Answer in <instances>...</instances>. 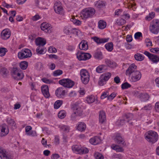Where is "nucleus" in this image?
Masks as SVG:
<instances>
[{
  "instance_id": "44",
  "label": "nucleus",
  "mask_w": 159,
  "mask_h": 159,
  "mask_svg": "<svg viewBox=\"0 0 159 159\" xmlns=\"http://www.w3.org/2000/svg\"><path fill=\"white\" fill-rule=\"evenodd\" d=\"M105 5L104 3L102 1H98L95 3L96 6L98 8L103 7Z\"/></svg>"
},
{
  "instance_id": "24",
  "label": "nucleus",
  "mask_w": 159,
  "mask_h": 159,
  "mask_svg": "<svg viewBox=\"0 0 159 159\" xmlns=\"http://www.w3.org/2000/svg\"><path fill=\"white\" fill-rule=\"evenodd\" d=\"M107 67L105 65L102 64L98 66L96 69V71L98 73H101L104 71L107 70Z\"/></svg>"
},
{
  "instance_id": "9",
  "label": "nucleus",
  "mask_w": 159,
  "mask_h": 159,
  "mask_svg": "<svg viewBox=\"0 0 159 159\" xmlns=\"http://www.w3.org/2000/svg\"><path fill=\"white\" fill-rule=\"evenodd\" d=\"M113 138L115 143L120 145V146H124L126 144L123 138L120 134H115Z\"/></svg>"
},
{
  "instance_id": "29",
  "label": "nucleus",
  "mask_w": 159,
  "mask_h": 159,
  "mask_svg": "<svg viewBox=\"0 0 159 159\" xmlns=\"http://www.w3.org/2000/svg\"><path fill=\"white\" fill-rule=\"evenodd\" d=\"M46 49L43 46H39L36 49V52L38 54H43L46 51Z\"/></svg>"
},
{
  "instance_id": "55",
  "label": "nucleus",
  "mask_w": 159,
  "mask_h": 159,
  "mask_svg": "<svg viewBox=\"0 0 159 159\" xmlns=\"http://www.w3.org/2000/svg\"><path fill=\"white\" fill-rule=\"evenodd\" d=\"M124 119V118L123 117L120 120H118L116 122V124L119 126L123 125L126 122V121Z\"/></svg>"
},
{
  "instance_id": "57",
  "label": "nucleus",
  "mask_w": 159,
  "mask_h": 159,
  "mask_svg": "<svg viewBox=\"0 0 159 159\" xmlns=\"http://www.w3.org/2000/svg\"><path fill=\"white\" fill-rule=\"evenodd\" d=\"M42 80L43 82L46 84H50L53 83V81L52 80L45 78H43L42 79Z\"/></svg>"
},
{
  "instance_id": "37",
  "label": "nucleus",
  "mask_w": 159,
  "mask_h": 159,
  "mask_svg": "<svg viewBox=\"0 0 159 159\" xmlns=\"http://www.w3.org/2000/svg\"><path fill=\"white\" fill-rule=\"evenodd\" d=\"M8 73V70L6 68H2L0 70V73L4 77L7 76Z\"/></svg>"
},
{
  "instance_id": "58",
  "label": "nucleus",
  "mask_w": 159,
  "mask_h": 159,
  "mask_svg": "<svg viewBox=\"0 0 159 159\" xmlns=\"http://www.w3.org/2000/svg\"><path fill=\"white\" fill-rule=\"evenodd\" d=\"M62 74V71L61 70H57L53 72V75L57 76L61 75Z\"/></svg>"
},
{
  "instance_id": "14",
  "label": "nucleus",
  "mask_w": 159,
  "mask_h": 159,
  "mask_svg": "<svg viewBox=\"0 0 159 159\" xmlns=\"http://www.w3.org/2000/svg\"><path fill=\"white\" fill-rule=\"evenodd\" d=\"M0 157L2 159H11V157L5 149L0 147Z\"/></svg>"
},
{
  "instance_id": "26",
  "label": "nucleus",
  "mask_w": 159,
  "mask_h": 159,
  "mask_svg": "<svg viewBox=\"0 0 159 159\" xmlns=\"http://www.w3.org/2000/svg\"><path fill=\"white\" fill-rule=\"evenodd\" d=\"M86 128L85 124L83 122H80L78 123L77 126V129L81 132L84 131Z\"/></svg>"
},
{
  "instance_id": "20",
  "label": "nucleus",
  "mask_w": 159,
  "mask_h": 159,
  "mask_svg": "<svg viewBox=\"0 0 159 159\" xmlns=\"http://www.w3.org/2000/svg\"><path fill=\"white\" fill-rule=\"evenodd\" d=\"M94 41L98 44H101L107 42L108 41L109 38H100L97 37H94L92 38Z\"/></svg>"
},
{
  "instance_id": "35",
  "label": "nucleus",
  "mask_w": 159,
  "mask_h": 159,
  "mask_svg": "<svg viewBox=\"0 0 159 159\" xmlns=\"http://www.w3.org/2000/svg\"><path fill=\"white\" fill-rule=\"evenodd\" d=\"M95 100V97L93 95H91L87 97L86 101L88 103H91L93 102Z\"/></svg>"
},
{
  "instance_id": "34",
  "label": "nucleus",
  "mask_w": 159,
  "mask_h": 159,
  "mask_svg": "<svg viewBox=\"0 0 159 159\" xmlns=\"http://www.w3.org/2000/svg\"><path fill=\"white\" fill-rule=\"evenodd\" d=\"M59 127L60 130L65 132H69L70 127L69 126L65 125H61L59 126Z\"/></svg>"
},
{
  "instance_id": "31",
  "label": "nucleus",
  "mask_w": 159,
  "mask_h": 159,
  "mask_svg": "<svg viewBox=\"0 0 159 159\" xmlns=\"http://www.w3.org/2000/svg\"><path fill=\"white\" fill-rule=\"evenodd\" d=\"M24 77V75L23 72L21 71L15 75L13 77L17 80H22Z\"/></svg>"
},
{
  "instance_id": "16",
  "label": "nucleus",
  "mask_w": 159,
  "mask_h": 159,
  "mask_svg": "<svg viewBox=\"0 0 159 159\" xmlns=\"http://www.w3.org/2000/svg\"><path fill=\"white\" fill-rule=\"evenodd\" d=\"M11 35V32L10 30L8 29H6L2 31L1 37L2 39L7 40L9 38Z\"/></svg>"
},
{
  "instance_id": "49",
  "label": "nucleus",
  "mask_w": 159,
  "mask_h": 159,
  "mask_svg": "<svg viewBox=\"0 0 159 159\" xmlns=\"http://www.w3.org/2000/svg\"><path fill=\"white\" fill-rule=\"evenodd\" d=\"M71 33H72L78 36L81 35V31L75 28L72 29Z\"/></svg>"
},
{
  "instance_id": "27",
  "label": "nucleus",
  "mask_w": 159,
  "mask_h": 159,
  "mask_svg": "<svg viewBox=\"0 0 159 159\" xmlns=\"http://www.w3.org/2000/svg\"><path fill=\"white\" fill-rule=\"evenodd\" d=\"M73 111L75 112L76 114L79 116H81L83 115V110L79 106H77L74 108Z\"/></svg>"
},
{
  "instance_id": "22",
  "label": "nucleus",
  "mask_w": 159,
  "mask_h": 159,
  "mask_svg": "<svg viewBox=\"0 0 159 159\" xmlns=\"http://www.w3.org/2000/svg\"><path fill=\"white\" fill-rule=\"evenodd\" d=\"M89 141L91 144L96 145L101 142V139L99 136H95L90 139Z\"/></svg>"
},
{
  "instance_id": "32",
  "label": "nucleus",
  "mask_w": 159,
  "mask_h": 159,
  "mask_svg": "<svg viewBox=\"0 0 159 159\" xmlns=\"http://www.w3.org/2000/svg\"><path fill=\"white\" fill-rule=\"evenodd\" d=\"M106 49L108 52H111L113 48V44L112 42L106 43L105 45Z\"/></svg>"
},
{
  "instance_id": "23",
  "label": "nucleus",
  "mask_w": 159,
  "mask_h": 159,
  "mask_svg": "<svg viewBox=\"0 0 159 159\" xmlns=\"http://www.w3.org/2000/svg\"><path fill=\"white\" fill-rule=\"evenodd\" d=\"M105 63L107 66H109L111 68H114L116 66V63L110 59H105L104 60Z\"/></svg>"
},
{
  "instance_id": "11",
  "label": "nucleus",
  "mask_w": 159,
  "mask_h": 159,
  "mask_svg": "<svg viewBox=\"0 0 159 159\" xmlns=\"http://www.w3.org/2000/svg\"><path fill=\"white\" fill-rule=\"evenodd\" d=\"M54 11L57 14H62L63 13V8L62 4L60 2H56L54 6Z\"/></svg>"
},
{
  "instance_id": "6",
  "label": "nucleus",
  "mask_w": 159,
  "mask_h": 159,
  "mask_svg": "<svg viewBox=\"0 0 159 159\" xmlns=\"http://www.w3.org/2000/svg\"><path fill=\"white\" fill-rule=\"evenodd\" d=\"M32 55L30 50L28 49H24L18 53V57L20 59L30 57Z\"/></svg>"
},
{
  "instance_id": "51",
  "label": "nucleus",
  "mask_w": 159,
  "mask_h": 159,
  "mask_svg": "<svg viewBox=\"0 0 159 159\" xmlns=\"http://www.w3.org/2000/svg\"><path fill=\"white\" fill-rule=\"evenodd\" d=\"M7 52V50L5 48H0V56L3 57L4 56Z\"/></svg>"
},
{
  "instance_id": "45",
  "label": "nucleus",
  "mask_w": 159,
  "mask_h": 159,
  "mask_svg": "<svg viewBox=\"0 0 159 159\" xmlns=\"http://www.w3.org/2000/svg\"><path fill=\"white\" fill-rule=\"evenodd\" d=\"M28 66V63L25 61H23L20 63V67L23 70H25L26 69Z\"/></svg>"
},
{
  "instance_id": "18",
  "label": "nucleus",
  "mask_w": 159,
  "mask_h": 159,
  "mask_svg": "<svg viewBox=\"0 0 159 159\" xmlns=\"http://www.w3.org/2000/svg\"><path fill=\"white\" fill-rule=\"evenodd\" d=\"M35 42L36 45L39 46H43L46 43V39L40 37L36 38Z\"/></svg>"
},
{
  "instance_id": "1",
  "label": "nucleus",
  "mask_w": 159,
  "mask_h": 159,
  "mask_svg": "<svg viewBox=\"0 0 159 159\" xmlns=\"http://www.w3.org/2000/svg\"><path fill=\"white\" fill-rule=\"evenodd\" d=\"M125 74L130 77V80L132 82L139 80L142 76L141 73L137 70V66L134 64H132L129 67L126 71Z\"/></svg>"
},
{
  "instance_id": "41",
  "label": "nucleus",
  "mask_w": 159,
  "mask_h": 159,
  "mask_svg": "<svg viewBox=\"0 0 159 159\" xmlns=\"http://www.w3.org/2000/svg\"><path fill=\"white\" fill-rule=\"evenodd\" d=\"M94 57L99 60H101L103 58L102 53L101 52H96L94 55Z\"/></svg>"
},
{
  "instance_id": "15",
  "label": "nucleus",
  "mask_w": 159,
  "mask_h": 159,
  "mask_svg": "<svg viewBox=\"0 0 159 159\" xmlns=\"http://www.w3.org/2000/svg\"><path fill=\"white\" fill-rule=\"evenodd\" d=\"M9 133L8 127L6 124L0 126V136L3 137L7 135Z\"/></svg>"
},
{
  "instance_id": "54",
  "label": "nucleus",
  "mask_w": 159,
  "mask_h": 159,
  "mask_svg": "<svg viewBox=\"0 0 159 159\" xmlns=\"http://www.w3.org/2000/svg\"><path fill=\"white\" fill-rule=\"evenodd\" d=\"M72 29L70 26H66L64 29V32L67 34H68L70 32L71 33Z\"/></svg>"
},
{
  "instance_id": "28",
  "label": "nucleus",
  "mask_w": 159,
  "mask_h": 159,
  "mask_svg": "<svg viewBox=\"0 0 159 159\" xmlns=\"http://www.w3.org/2000/svg\"><path fill=\"white\" fill-rule=\"evenodd\" d=\"M80 49L86 50L88 49V45L85 41L82 40L79 45Z\"/></svg>"
},
{
  "instance_id": "52",
  "label": "nucleus",
  "mask_w": 159,
  "mask_h": 159,
  "mask_svg": "<svg viewBox=\"0 0 159 159\" xmlns=\"http://www.w3.org/2000/svg\"><path fill=\"white\" fill-rule=\"evenodd\" d=\"M116 22L118 25L122 26L126 23V21L123 19H119L117 20Z\"/></svg>"
},
{
  "instance_id": "3",
  "label": "nucleus",
  "mask_w": 159,
  "mask_h": 159,
  "mask_svg": "<svg viewBox=\"0 0 159 159\" xmlns=\"http://www.w3.org/2000/svg\"><path fill=\"white\" fill-rule=\"evenodd\" d=\"M145 139L148 142L153 143L158 139V136L157 133L154 131L151 130L147 132L145 134Z\"/></svg>"
},
{
  "instance_id": "50",
  "label": "nucleus",
  "mask_w": 159,
  "mask_h": 159,
  "mask_svg": "<svg viewBox=\"0 0 159 159\" xmlns=\"http://www.w3.org/2000/svg\"><path fill=\"white\" fill-rule=\"evenodd\" d=\"M94 156L96 159H103L104 157L101 154L98 152H96L94 154Z\"/></svg>"
},
{
  "instance_id": "48",
  "label": "nucleus",
  "mask_w": 159,
  "mask_h": 159,
  "mask_svg": "<svg viewBox=\"0 0 159 159\" xmlns=\"http://www.w3.org/2000/svg\"><path fill=\"white\" fill-rule=\"evenodd\" d=\"M155 16V13L153 12H152L149 13L148 15L146 16V19L148 20H150L154 18Z\"/></svg>"
},
{
  "instance_id": "40",
  "label": "nucleus",
  "mask_w": 159,
  "mask_h": 159,
  "mask_svg": "<svg viewBox=\"0 0 159 159\" xmlns=\"http://www.w3.org/2000/svg\"><path fill=\"white\" fill-rule=\"evenodd\" d=\"M7 123L10 126L15 127L16 124L14 120L11 118H7Z\"/></svg>"
},
{
  "instance_id": "4",
  "label": "nucleus",
  "mask_w": 159,
  "mask_h": 159,
  "mask_svg": "<svg viewBox=\"0 0 159 159\" xmlns=\"http://www.w3.org/2000/svg\"><path fill=\"white\" fill-rule=\"evenodd\" d=\"M149 29L152 33L157 34L159 32V20L157 19L153 20L150 25Z\"/></svg>"
},
{
  "instance_id": "10",
  "label": "nucleus",
  "mask_w": 159,
  "mask_h": 159,
  "mask_svg": "<svg viewBox=\"0 0 159 159\" xmlns=\"http://www.w3.org/2000/svg\"><path fill=\"white\" fill-rule=\"evenodd\" d=\"M77 57L79 60H86L89 59L91 57L89 53L79 52L76 54Z\"/></svg>"
},
{
  "instance_id": "17",
  "label": "nucleus",
  "mask_w": 159,
  "mask_h": 159,
  "mask_svg": "<svg viewBox=\"0 0 159 159\" xmlns=\"http://www.w3.org/2000/svg\"><path fill=\"white\" fill-rule=\"evenodd\" d=\"M66 93V90L62 87L58 88L55 91V94L58 98H62L64 97Z\"/></svg>"
},
{
  "instance_id": "47",
  "label": "nucleus",
  "mask_w": 159,
  "mask_h": 159,
  "mask_svg": "<svg viewBox=\"0 0 159 159\" xmlns=\"http://www.w3.org/2000/svg\"><path fill=\"white\" fill-rule=\"evenodd\" d=\"M20 71L19 69L16 67H14L11 70V75L12 77L16 75Z\"/></svg>"
},
{
  "instance_id": "53",
  "label": "nucleus",
  "mask_w": 159,
  "mask_h": 159,
  "mask_svg": "<svg viewBox=\"0 0 159 159\" xmlns=\"http://www.w3.org/2000/svg\"><path fill=\"white\" fill-rule=\"evenodd\" d=\"M106 81L100 76L99 79L98 83L100 86H102L106 84Z\"/></svg>"
},
{
  "instance_id": "12",
  "label": "nucleus",
  "mask_w": 159,
  "mask_h": 159,
  "mask_svg": "<svg viewBox=\"0 0 159 159\" xmlns=\"http://www.w3.org/2000/svg\"><path fill=\"white\" fill-rule=\"evenodd\" d=\"M144 54L148 56L150 60L154 63H157L159 61V57L156 55L152 54L147 51H145Z\"/></svg>"
},
{
  "instance_id": "46",
  "label": "nucleus",
  "mask_w": 159,
  "mask_h": 159,
  "mask_svg": "<svg viewBox=\"0 0 159 159\" xmlns=\"http://www.w3.org/2000/svg\"><path fill=\"white\" fill-rule=\"evenodd\" d=\"M62 100H58L54 104V107L55 109L58 108L62 104Z\"/></svg>"
},
{
  "instance_id": "42",
  "label": "nucleus",
  "mask_w": 159,
  "mask_h": 159,
  "mask_svg": "<svg viewBox=\"0 0 159 159\" xmlns=\"http://www.w3.org/2000/svg\"><path fill=\"white\" fill-rule=\"evenodd\" d=\"M70 20L71 21L76 25H80L81 24V22L79 20L75 19L74 17H72L70 18Z\"/></svg>"
},
{
  "instance_id": "43",
  "label": "nucleus",
  "mask_w": 159,
  "mask_h": 159,
  "mask_svg": "<svg viewBox=\"0 0 159 159\" xmlns=\"http://www.w3.org/2000/svg\"><path fill=\"white\" fill-rule=\"evenodd\" d=\"M66 115V112L64 110H61L60 111L58 114V117L61 119H63L65 118Z\"/></svg>"
},
{
  "instance_id": "7",
  "label": "nucleus",
  "mask_w": 159,
  "mask_h": 159,
  "mask_svg": "<svg viewBox=\"0 0 159 159\" xmlns=\"http://www.w3.org/2000/svg\"><path fill=\"white\" fill-rule=\"evenodd\" d=\"M81 79L82 82L87 84L89 81L90 75L88 71L85 69H82L80 71Z\"/></svg>"
},
{
  "instance_id": "5",
  "label": "nucleus",
  "mask_w": 159,
  "mask_h": 159,
  "mask_svg": "<svg viewBox=\"0 0 159 159\" xmlns=\"http://www.w3.org/2000/svg\"><path fill=\"white\" fill-rule=\"evenodd\" d=\"M72 149L74 152L79 154H86L89 152V150L87 148L82 147L77 145L73 146L72 147Z\"/></svg>"
},
{
  "instance_id": "62",
  "label": "nucleus",
  "mask_w": 159,
  "mask_h": 159,
  "mask_svg": "<svg viewBox=\"0 0 159 159\" xmlns=\"http://www.w3.org/2000/svg\"><path fill=\"white\" fill-rule=\"evenodd\" d=\"M108 92L107 91L105 92H103L101 95L100 98L101 99H104L105 98L108 96Z\"/></svg>"
},
{
  "instance_id": "63",
  "label": "nucleus",
  "mask_w": 159,
  "mask_h": 159,
  "mask_svg": "<svg viewBox=\"0 0 159 159\" xmlns=\"http://www.w3.org/2000/svg\"><path fill=\"white\" fill-rule=\"evenodd\" d=\"M48 51L50 53H56L57 50L55 48L50 47L49 48Z\"/></svg>"
},
{
  "instance_id": "56",
  "label": "nucleus",
  "mask_w": 159,
  "mask_h": 159,
  "mask_svg": "<svg viewBox=\"0 0 159 159\" xmlns=\"http://www.w3.org/2000/svg\"><path fill=\"white\" fill-rule=\"evenodd\" d=\"M131 85L127 82H125L121 85V88L123 89H128L130 87Z\"/></svg>"
},
{
  "instance_id": "59",
  "label": "nucleus",
  "mask_w": 159,
  "mask_h": 159,
  "mask_svg": "<svg viewBox=\"0 0 159 159\" xmlns=\"http://www.w3.org/2000/svg\"><path fill=\"white\" fill-rule=\"evenodd\" d=\"M152 109V105L150 104L144 106L143 108H142V110H150Z\"/></svg>"
},
{
  "instance_id": "8",
  "label": "nucleus",
  "mask_w": 159,
  "mask_h": 159,
  "mask_svg": "<svg viewBox=\"0 0 159 159\" xmlns=\"http://www.w3.org/2000/svg\"><path fill=\"white\" fill-rule=\"evenodd\" d=\"M59 83L64 87L68 88L72 87L74 84V82L68 79L61 80L59 81Z\"/></svg>"
},
{
  "instance_id": "38",
  "label": "nucleus",
  "mask_w": 159,
  "mask_h": 159,
  "mask_svg": "<svg viewBox=\"0 0 159 159\" xmlns=\"http://www.w3.org/2000/svg\"><path fill=\"white\" fill-rule=\"evenodd\" d=\"M124 119L125 120L126 122H129L130 120H131L133 118V115L131 113H128L124 116Z\"/></svg>"
},
{
  "instance_id": "64",
  "label": "nucleus",
  "mask_w": 159,
  "mask_h": 159,
  "mask_svg": "<svg viewBox=\"0 0 159 159\" xmlns=\"http://www.w3.org/2000/svg\"><path fill=\"white\" fill-rule=\"evenodd\" d=\"M151 52L154 53H159V48H152L150 49Z\"/></svg>"
},
{
  "instance_id": "36",
  "label": "nucleus",
  "mask_w": 159,
  "mask_h": 159,
  "mask_svg": "<svg viewBox=\"0 0 159 159\" xmlns=\"http://www.w3.org/2000/svg\"><path fill=\"white\" fill-rule=\"evenodd\" d=\"M107 25L105 21L102 20H100L98 22V26L101 29H103L105 28Z\"/></svg>"
},
{
  "instance_id": "61",
  "label": "nucleus",
  "mask_w": 159,
  "mask_h": 159,
  "mask_svg": "<svg viewBox=\"0 0 159 159\" xmlns=\"http://www.w3.org/2000/svg\"><path fill=\"white\" fill-rule=\"evenodd\" d=\"M112 157L114 158H118L119 159H122V157L121 154H114L113 156Z\"/></svg>"
},
{
  "instance_id": "2",
  "label": "nucleus",
  "mask_w": 159,
  "mask_h": 159,
  "mask_svg": "<svg viewBox=\"0 0 159 159\" xmlns=\"http://www.w3.org/2000/svg\"><path fill=\"white\" fill-rule=\"evenodd\" d=\"M95 12V9L92 8L88 7L84 8L81 11L80 17L83 20H86L88 18H91Z\"/></svg>"
},
{
  "instance_id": "19",
  "label": "nucleus",
  "mask_w": 159,
  "mask_h": 159,
  "mask_svg": "<svg viewBox=\"0 0 159 159\" xmlns=\"http://www.w3.org/2000/svg\"><path fill=\"white\" fill-rule=\"evenodd\" d=\"M41 89L43 94L45 97L48 98L50 96V94L48 86L47 85H43L42 86Z\"/></svg>"
},
{
  "instance_id": "33",
  "label": "nucleus",
  "mask_w": 159,
  "mask_h": 159,
  "mask_svg": "<svg viewBox=\"0 0 159 159\" xmlns=\"http://www.w3.org/2000/svg\"><path fill=\"white\" fill-rule=\"evenodd\" d=\"M134 57L136 61H141L143 60L144 57L143 55L140 53H137L134 55Z\"/></svg>"
},
{
  "instance_id": "39",
  "label": "nucleus",
  "mask_w": 159,
  "mask_h": 159,
  "mask_svg": "<svg viewBox=\"0 0 159 159\" xmlns=\"http://www.w3.org/2000/svg\"><path fill=\"white\" fill-rule=\"evenodd\" d=\"M106 81H107L111 76V74L110 72L103 73L100 76Z\"/></svg>"
},
{
  "instance_id": "21",
  "label": "nucleus",
  "mask_w": 159,
  "mask_h": 159,
  "mask_svg": "<svg viewBox=\"0 0 159 159\" xmlns=\"http://www.w3.org/2000/svg\"><path fill=\"white\" fill-rule=\"evenodd\" d=\"M138 97L142 101L146 102L148 101L150 98L149 95L146 93H139Z\"/></svg>"
},
{
  "instance_id": "13",
  "label": "nucleus",
  "mask_w": 159,
  "mask_h": 159,
  "mask_svg": "<svg viewBox=\"0 0 159 159\" xmlns=\"http://www.w3.org/2000/svg\"><path fill=\"white\" fill-rule=\"evenodd\" d=\"M40 28L43 31L48 33H50L52 30V28L51 25L46 23H42Z\"/></svg>"
},
{
  "instance_id": "30",
  "label": "nucleus",
  "mask_w": 159,
  "mask_h": 159,
  "mask_svg": "<svg viewBox=\"0 0 159 159\" xmlns=\"http://www.w3.org/2000/svg\"><path fill=\"white\" fill-rule=\"evenodd\" d=\"M111 148L117 152H123L124 151L122 148L117 145L113 144L111 145Z\"/></svg>"
},
{
  "instance_id": "60",
  "label": "nucleus",
  "mask_w": 159,
  "mask_h": 159,
  "mask_svg": "<svg viewBox=\"0 0 159 159\" xmlns=\"http://www.w3.org/2000/svg\"><path fill=\"white\" fill-rule=\"evenodd\" d=\"M116 96V93H113L107 97V99L110 100H112Z\"/></svg>"
},
{
  "instance_id": "25",
  "label": "nucleus",
  "mask_w": 159,
  "mask_h": 159,
  "mask_svg": "<svg viewBox=\"0 0 159 159\" xmlns=\"http://www.w3.org/2000/svg\"><path fill=\"white\" fill-rule=\"evenodd\" d=\"M106 120L105 113L103 111H100L99 114V122L103 123Z\"/></svg>"
}]
</instances>
